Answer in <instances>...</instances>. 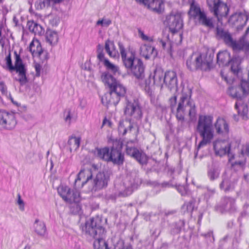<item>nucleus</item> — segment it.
<instances>
[{"label":"nucleus","mask_w":249,"mask_h":249,"mask_svg":"<svg viewBox=\"0 0 249 249\" xmlns=\"http://www.w3.org/2000/svg\"><path fill=\"white\" fill-rule=\"evenodd\" d=\"M82 230L86 236L95 239L93 243L94 249H110L107 242L104 239L106 231L100 218L92 217L87 220L85 225L82 226Z\"/></svg>","instance_id":"nucleus-1"},{"label":"nucleus","mask_w":249,"mask_h":249,"mask_svg":"<svg viewBox=\"0 0 249 249\" xmlns=\"http://www.w3.org/2000/svg\"><path fill=\"white\" fill-rule=\"evenodd\" d=\"M182 89L176 109V117L178 121V129L182 128L184 123V115L185 108L187 107H190L189 115L191 118L194 117L196 114L195 105L193 100L191 99L192 95V89L188 86H185L181 84Z\"/></svg>","instance_id":"nucleus-2"},{"label":"nucleus","mask_w":249,"mask_h":249,"mask_svg":"<svg viewBox=\"0 0 249 249\" xmlns=\"http://www.w3.org/2000/svg\"><path fill=\"white\" fill-rule=\"evenodd\" d=\"M124 114L126 118L124 120H121L118 126L119 131L122 132L123 135H125L128 131H131L133 127V123L131 122L132 119L128 117H132L136 120H139L142 118V113L138 100L134 99L132 101H127Z\"/></svg>","instance_id":"nucleus-3"},{"label":"nucleus","mask_w":249,"mask_h":249,"mask_svg":"<svg viewBox=\"0 0 249 249\" xmlns=\"http://www.w3.org/2000/svg\"><path fill=\"white\" fill-rule=\"evenodd\" d=\"M119 48L122 61L125 67L130 70L132 74L138 79H142L144 76L145 67L142 60L137 58L134 53L131 52L127 55L125 48L121 42L118 43Z\"/></svg>","instance_id":"nucleus-4"},{"label":"nucleus","mask_w":249,"mask_h":249,"mask_svg":"<svg viewBox=\"0 0 249 249\" xmlns=\"http://www.w3.org/2000/svg\"><path fill=\"white\" fill-rule=\"evenodd\" d=\"M213 117L211 115H200L199 117L196 131L202 138L197 146V149L211 142L213 138Z\"/></svg>","instance_id":"nucleus-5"},{"label":"nucleus","mask_w":249,"mask_h":249,"mask_svg":"<svg viewBox=\"0 0 249 249\" xmlns=\"http://www.w3.org/2000/svg\"><path fill=\"white\" fill-rule=\"evenodd\" d=\"M227 93L232 98L236 99L238 101L235 104V109L237 110L238 114L241 115L243 119H247L248 118V106L242 101V99L245 96L241 91V88L238 86L230 87L227 90Z\"/></svg>","instance_id":"nucleus-6"},{"label":"nucleus","mask_w":249,"mask_h":249,"mask_svg":"<svg viewBox=\"0 0 249 249\" xmlns=\"http://www.w3.org/2000/svg\"><path fill=\"white\" fill-rule=\"evenodd\" d=\"M189 15L195 19H197L199 24L210 29L214 27L212 18H208L205 12L202 11L199 6L193 2L190 7Z\"/></svg>","instance_id":"nucleus-7"},{"label":"nucleus","mask_w":249,"mask_h":249,"mask_svg":"<svg viewBox=\"0 0 249 249\" xmlns=\"http://www.w3.org/2000/svg\"><path fill=\"white\" fill-rule=\"evenodd\" d=\"M123 143L120 140L113 142V145L110 149L109 162L114 164L122 165L124 161V154L122 153Z\"/></svg>","instance_id":"nucleus-8"},{"label":"nucleus","mask_w":249,"mask_h":249,"mask_svg":"<svg viewBox=\"0 0 249 249\" xmlns=\"http://www.w3.org/2000/svg\"><path fill=\"white\" fill-rule=\"evenodd\" d=\"M16 116L14 112L0 110V130L14 129L17 124Z\"/></svg>","instance_id":"nucleus-9"},{"label":"nucleus","mask_w":249,"mask_h":249,"mask_svg":"<svg viewBox=\"0 0 249 249\" xmlns=\"http://www.w3.org/2000/svg\"><path fill=\"white\" fill-rule=\"evenodd\" d=\"M215 210L221 213H233L236 211L235 199L230 196L222 197L219 204L215 206Z\"/></svg>","instance_id":"nucleus-10"},{"label":"nucleus","mask_w":249,"mask_h":249,"mask_svg":"<svg viewBox=\"0 0 249 249\" xmlns=\"http://www.w3.org/2000/svg\"><path fill=\"white\" fill-rule=\"evenodd\" d=\"M14 55L15 58V65L14 66V71L18 73V78L17 80L19 82L21 86H23L28 82L26 76V70L20 54H18L17 51H15Z\"/></svg>","instance_id":"nucleus-11"},{"label":"nucleus","mask_w":249,"mask_h":249,"mask_svg":"<svg viewBox=\"0 0 249 249\" xmlns=\"http://www.w3.org/2000/svg\"><path fill=\"white\" fill-rule=\"evenodd\" d=\"M110 177V173L108 171L98 172L93 180L92 191L96 192L107 188Z\"/></svg>","instance_id":"nucleus-12"},{"label":"nucleus","mask_w":249,"mask_h":249,"mask_svg":"<svg viewBox=\"0 0 249 249\" xmlns=\"http://www.w3.org/2000/svg\"><path fill=\"white\" fill-rule=\"evenodd\" d=\"M164 24L169 27L170 31L173 33L178 32L183 27L182 19L179 14H171L167 16Z\"/></svg>","instance_id":"nucleus-13"},{"label":"nucleus","mask_w":249,"mask_h":249,"mask_svg":"<svg viewBox=\"0 0 249 249\" xmlns=\"http://www.w3.org/2000/svg\"><path fill=\"white\" fill-rule=\"evenodd\" d=\"M238 179L235 173L228 176L225 172L222 176V181L219 184V188L225 193L233 191L235 188Z\"/></svg>","instance_id":"nucleus-14"},{"label":"nucleus","mask_w":249,"mask_h":249,"mask_svg":"<svg viewBox=\"0 0 249 249\" xmlns=\"http://www.w3.org/2000/svg\"><path fill=\"white\" fill-rule=\"evenodd\" d=\"M110 98L109 102L110 104L116 105L118 104L122 97H124L126 93L125 87L117 82L112 88L108 90Z\"/></svg>","instance_id":"nucleus-15"},{"label":"nucleus","mask_w":249,"mask_h":249,"mask_svg":"<svg viewBox=\"0 0 249 249\" xmlns=\"http://www.w3.org/2000/svg\"><path fill=\"white\" fill-rule=\"evenodd\" d=\"M125 150L127 155L136 160L140 164L146 165L147 163L148 157L142 150H139L135 147L127 146Z\"/></svg>","instance_id":"nucleus-16"},{"label":"nucleus","mask_w":249,"mask_h":249,"mask_svg":"<svg viewBox=\"0 0 249 249\" xmlns=\"http://www.w3.org/2000/svg\"><path fill=\"white\" fill-rule=\"evenodd\" d=\"M213 146L215 155L221 157L231 151V144L225 140H216L213 142Z\"/></svg>","instance_id":"nucleus-17"},{"label":"nucleus","mask_w":249,"mask_h":249,"mask_svg":"<svg viewBox=\"0 0 249 249\" xmlns=\"http://www.w3.org/2000/svg\"><path fill=\"white\" fill-rule=\"evenodd\" d=\"M29 51L33 57H39L42 61L49 58L47 52L43 50L40 43L37 40L31 42L29 46Z\"/></svg>","instance_id":"nucleus-18"},{"label":"nucleus","mask_w":249,"mask_h":249,"mask_svg":"<svg viewBox=\"0 0 249 249\" xmlns=\"http://www.w3.org/2000/svg\"><path fill=\"white\" fill-rule=\"evenodd\" d=\"M163 83L170 91L172 90L177 91L178 88L176 73L172 71H167L164 73Z\"/></svg>","instance_id":"nucleus-19"},{"label":"nucleus","mask_w":249,"mask_h":249,"mask_svg":"<svg viewBox=\"0 0 249 249\" xmlns=\"http://www.w3.org/2000/svg\"><path fill=\"white\" fill-rule=\"evenodd\" d=\"M186 66L187 68L191 71H194L197 70L202 71L203 63L201 55H196L193 53L186 60Z\"/></svg>","instance_id":"nucleus-20"},{"label":"nucleus","mask_w":249,"mask_h":249,"mask_svg":"<svg viewBox=\"0 0 249 249\" xmlns=\"http://www.w3.org/2000/svg\"><path fill=\"white\" fill-rule=\"evenodd\" d=\"M214 127L218 134L226 136L229 133V125L224 118L218 117L214 123Z\"/></svg>","instance_id":"nucleus-21"},{"label":"nucleus","mask_w":249,"mask_h":249,"mask_svg":"<svg viewBox=\"0 0 249 249\" xmlns=\"http://www.w3.org/2000/svg\"><path fill=\"white\" fill-rule=\"evenodd\" d=\"M231 54L227 51H220L217 54V63L220 66H227L231 61Z\"/></svg>","instance_id":"nucleus-22"},{"label":"nucleus","mask_w":249,"mask_h":249,"mask_svg":"<svg viewBox=\"0 0 249 249\" xmlns=\"http://www.w3.org/2000/svg\"><path fill=\"white\" fill-rule=\"evenodd\" d=\"M93 154L98 158L107 161L109 162V154L110 149L108 147L104 148L96 147L92 150Z\"/></svg>","instance_id":"nucleus-23"},{"label":"nucleus","mask_w":249,"mask_h":249,"mask_svg":"<svg viewBox=\"0 0 249 249\" xmlns=\"http://www.w3.org/2000/svg\"><path fill=\"white\" fill-rule=\"evenodd\" d=\"M164 73L162 69L160 67L156 68L154 71L152 76L153 84L162 87Z\"/></svg>","instance_id":"nucleus-24"},{"label":"nucleus","mask_w":249,"mask_h":249,"mask_svg":"<svg viewBox=\"0 0 249 249\" xmlns=\"http://www.w3.org/2000/svg\"><path fill=\"white\" fill-rule=\"evenodd\" d=\"M101 78L105 85L108 88V90L118 82L108 71L102 73Z\"/></svg>","instance_id":"nucleus-25"},{"label":"nucleus","mask_w":249,"mask_h":249,"mask_svg":"<svg viewBox=\"0 0 249 249\" xmlns=\"http://www.w3.org/2000/svg\"><path fill=\"white\" fill-rule=\"evenodd\" d=\"M216 37L218 39H222L227 45L231 41L232 36L228 31H225L222 28L218 27L216 29Z\"/></svg>","instance_id":"nucleus-26"},{"label":"nucleus","mask_w":249,"mask_h":249,"mask_svg":"<svg viewBox=\"0 0 249 249\" xmlns=\"http://www.w3.org/2000/svg\"><path fill=\"white\" fill-rule=\"evenodd\" d=\"M27 25L29 31L35 35L42 36L44 33V30L42 27L33 20L28 21Z\"/></svg>","instance_id":"nucleus-27"},{"label":"nucleus","mask_w":249,"mask_h":249,"mask_svg":"<svg viewBox=\"0 0 249 249\" xmlns=\"http://www.w3.org/2000/svg\"><path fill=\"white\" fill-rule=\"evenodd\" d=\"M35 231L39 236H44L46 232V227L44 222L36 219L34 224Z\"/></svg>","instance_id":"nucleus-28"},{"label":"nucleus","mask_w":249,"mask_h":249,"mask_svg":"<svg viewBox=\"0 0 249 249\" xmlns=\"http://www.w3.org/2000/svg\"><path fill=\"white\" fill-rule=\"evenodd\" d=\"M155 51V49L154 47L150 45H144L141 47L140 54L142 56L148 60L151 58Z\"/></svg>","instance_id":"nucleus-29"},{"label":"nucleus","mask_w":249,"mask_h":249,"mask_svg":"<svg viewBox=\"0 0 249 249\" xmlns=\"http://www.w3.org/2000/svg\"><path fill=\"white\" fill-rule=\"evenodd\" d=\"M46 39L47 42L52 45L56 44L58 40L57 33L54 31L48 29L46 32Z\"/></svg>","instance_id":"nucleus-30"},{"label":"nucleus","mask_w":249,"mask_h":249,"mask_svg":"<svg viewBox=\"0 0 249 249\" xmlns=\"http://www.w3.org/2000/svg\"><path fill=\"white\" fill-rule=\"evenodd\" d=\"M162 5L163 2L161 0H152L148 5V8L155 13L160 14L162 12Z\"/></svg>","instance_id":"nucleus-31"},{"label":"nucleus","mask_w":249,"mask_h":249,"mask_svg":"<svg viewBox=\"0 0 249 249\" xmlns=\"http://www.w3.org/2000/svg\"><path fill=\"white\" fill-rule=\"evenodd\" d=\"M227 45L231 47L234 51H240L243 50L245 48H247V46H249V43L248 42H240L238 43L236 41L233 40L232 38L231 39V41H230Z\"/></svg>","instance_id":"nucleus-32"},{"label":"nucleus","mask_w":249,"mask_h":249,"mask_svg":"<svg viewBox=\"0 0 249 249\" xmlns=\"http://www.w3.org/2000/svg\"><path fill=\"white\" fill-rule=\"evenodd\" d=\"M81 141L80 137H76L74 136H71L69 137L68 144L69 145L70 150L71 151L72 150H76L79 147Z\"/></svg>","instance_id":"nucleus-33"},{"label":"nucleus","mask_w":249,"mask_h":249,"mask_svg":"<svg viewBox=\"0 0 249 249\" xmlns=\"http://www.w3.org/2000/svg\"><path fill=\"white\" fill-rule=\"evenodd\" d=\"M207 3L211 12H213L214 15H218V8L221 3L220 0H207Z\"/></svg>","instance_id":"nucleus-34"},{"label":"nucleus","mask_w":249,"mask_h":249,"mask_svg":"<svg viewBox=\"0 0 249 249\" xmlns=\"http://www.w3.org/2000/svg\"><path fill=\"white\" fill-rule=\"evenodd\" d=\"M185 221L183 220H179L172 225L171 230V233L173 235L178 234L181 231L182 229L184 227Z\"/></svg>","instance_id":"nucleus-35"},{"label":"nucleus","mask_w":249,"mask_h":249,"mask_svg":"<svg viewBox=\"0 0 249 249\" xmlns=\"http://www.w3.org/2000/svg\"><path fill=\"white\" fill-rule=\"evenodd\" d=\"M213 53H210L209 54L207 53L205 58L202 60L203 63L202 71H207L211 69L213 61Z\"/></svg>","instance_id":"nucleus-36"},{"label":"nucleus","mask_w":249,"mask_h":249,"mask_svg":"<svg viewBox=\"0 0 249 249\" xmlns=\"http://www.w3.org/2000/svg\"><path fill=\"white\" fill-rule=\"evenodd\" d=\"M196 203V200L194 199H192L188 202H186L181 207L182 212L185 213H191L195 208V205Z\"/></svg>","instance_id":"nucleus-37"},{"label":"nucleus","mask_w":249,"mask_h":249,"mask_svg":"<svg viewBox=\"0 0 249 249\" xmlns=\"http://www.w3.org/2000/svg\"><path fill=\"white\" fill-rule=\"evenodd\" d=\"M231 70L234 74H238L240 71V59L237 56H234L231 59Z\"/></svg>","instance_id":"nucleus-38"},{"label":"nucleus","mask_w":249,"mask_h":249,"mask_svg":"<svg viewBox=\"0 0 249 249\" xmlns=\"http://www.w3.org/2000/svg\"><path fill=\"white\" fill-rule=\"evenodd\" d=\"M220 175V170L214 167L209 168L207 171V176L209 179L213 181L217 179Z\"/></svg>","instance_id":"nucleus-39"},{"label":"nucleus","mask_w":249,"mask_h":249,"mask_svg":"<svg viewBox=\"0 0 249 249\" xmlns=\"http://www.w3.org/2000/svg\"><path fill=\"white\" fill-rule=\"evenodd\" d=\"M103 64L108 71L111 72L113 74H115L119 71V67L111 63L108 59L105 60Z\"/></svg>","instance_id":"nucleus-40"},{"label":"nucleus","mask_w":249,"mask_h":249,"mask_svg":"<svg viewBox=\"0 0 249 249\" xmlns=\"http://www.w3.org/2000/svg\"><path fill=\"white\" fill-rule=\"evenodd\" d=\"M231 168L235 171H237L243 169L245 162L243 160H238L231 162Z\"/></svg>","instance_id":"nucleus-41"},{"label":"nucleus","mask_w":249,"mask_h":249,"mask_svg":"<svg viewBox=\"0 0 249 249\" xmlns=\"http://www.w3.org/2000/svg\"><path fill=\"white\" fill-rule=\"evenodd\" d=\"M110 46L114 47V44L113 41H110L109 39H107L106 41L105 42V49L107 53L108 54V55L110 57H115V54L113 53V51H111L110 50Z\"/></svg>","instance_id":"nucleus-42"},{"label":"nucleus","mask_w":249,"mask_h":249,"mask_svg":"<svg viewBox=\"0 0 249 249\" xmlns=\"http://www.w3.org/2000/svg\"><path fill=\"white\" fill-rule=\"evenodd\" d=\"M116 248L117 249H133L130 243L125 244L124 241L120 239L117 243Z\"/></svg>","instance_id":"nucleus-43"},{"label":"nucleus","mask_w":249,"mask_h":249,"mask_svg":"<svg viewBox=\"0 0 249 249\" xmlns=\"http://www.w3.org/2000/svg\"><path fill=\"white\" fill-rule=\"evenodd\" d=\"M70 188L68 186H60L58 188V193L64 200L69 192Z\"/></svg>","instance_id":"nucleus-44"},{"label":"nucleus","mask_w":249,"mask_h":249,"mask_svg":"<svg viewBox=\"0 0 249 249\" xmlns=\"http://www.w3.org/2000/svg\"><path fill=\"white\" fill-rule=\"evenodd\" d=\"M76 198V193H74L70 188L69 192L68 193V195H67L66 197H65L64 200L69 203H72L73 202L75 201Z\"/></svg>","instance_id":"nucleus-45"},{"label":"nucleus","mask_w":249,"mask_h":249,"mask_svg":"<svg viewBox=\"0 0 249 249\" xmlns=\"http://www.w3.org/2000/svg\"><path fill=\"white\" fill-rule=\"evenodd\" d=\"M97 52L98 53V54H97L98 59L99 60L100 62H103L104 64V60L106 59H107L105 58V55L103 53V47L100 44H99L97 46Z\"/></svg>","instance_id":"nucleus-46"},{"label":"nucleus","mask_w":249,"mask_h":249,"mask_svg":"<svg viewBox=\"0 0 249 249\" xmlns=\"http://www.w3.org/2000/svg\"><path fill=\"white\" fill-rule=\"evenodd\" d=\"M177 191L181 194V196L188 195L189 193L188 185H176Z\"/></svg>","instance_id":"nucleus-47"},{"label":"nucleus","mask_w":249,"mask_h":249,"mask_svg":"<svg viewBox=\"0 0 249 249\" xmlns=\"http://www.w3.org/2000/svg\"><path fill=\"white\" fill-rule=\"evenodd\" d=\"M49 0H39L38 1H36L35 3V6L36 9L40 10L42 9L43 8L46 7H49L50 6V3H49Z\"/></svg>","instance_id":"nucleus-48"},{"label":"nucleus","mask_w":249,"mask_h":249,"mask_svg":"<svg viewBox=\"0 0 249 249\" xmlns=\"http://www.w3.org/2000/svg\"><path fill=\"white\" fill-rule=\"evenodd\" d=\"M5 60L8 69L11 71H14V67L12 64L11 55L10 52L8 55L6 57Z\"/></svg>","instance_id":"nucleus-49"},{"label":"nucleus","mask_w":249,"mask_h":249,"mask_svg":"<svg viewBox=\"0 0 249 249\" xmlns=\"http://www.w3.org/2000/svg\"><path fill=\"white\" fill-rule=\"evenodd\" d=\"M0 91L2 95L8 97L9 94H8L7 87L3 81H0Z\"/></svg>","instance_id":"nucleus-50"},{"label":"nucleus","mask_w":249,"mask_h":249,"mask_svg":"<svg viewBox=\"0 0 249 249\" xmlns=\"http://www.w3.org/2000/svg\"><path fill=\"white\" fill-rule=\"evenodd\" d=\"M169 101L171 110L173 111L175 109L177 105V95H174V96L170 97Z\"/></svg>","instance_id":"nucleus-51"},{"label":"nucleus","mask_w":249,"mask_h":249,"mask_svg":"<svg viewBox=\"0 0 249 249\" xmlns=\"http://www.w3.org/2000/svg\"><path fill=\"white\" fill-rule=\"evenodd\" d=\"M241 153L243 156H248L249 154V142L242 146Z\"/></svg>","instance_id":"nucleus-52"},{"label":"nucleus","mask_w":249,"mask_h":249,"mask_svg":"<svg viewBox=\"0 0 249 249\" xmlns=\"http://www.w3.org/2000/svg\"><path fill=\"white\" fill-rule=\"evenodd\" d=\"M66 114V116L64 117V120L65 122H68L69 124L71 123V111L70 109H67L64 111V115Z\"/></svg>","instance_id":"nucleus-53"},{"label":"nucleus","mask_w":249,"mask_h":249,"mask_svg":"<svg viewBox=\"0 0 249 249\" xmlns=\"http://www.w3.org/2000/svg\"><path fill=\"white\" fill-rule=\"evenodd\" d=\"M202 235L204 236L206 238H211L212 237V239H210V241L211 242H213L214 240V236L213 235V232L212 231H210L206 233H202Z\"/></svg>","instance_id":"nucleus-54"},{"label":"nucleus","mask_w":249,"mask_h":249,"mask_svg":"<svg viewBox=\"0 0 249 249\" xmlns=\"http://www.w3.org/2000/svg\"><path fill=\"white\" fill-rule=\"evenodd\" d=\"M71 209L73 213H76L79 212L81 209V208L78 204L74 203L71 206Z\"/></svg>","instance_id":"nucleus-55"},{"label":"nucleus","mask_w":249,"mask_h":249,"mask_svg":"<svg viewBox=\"0 0 249 249\" xmlns=\"http://www.w3.org/2000/svg\"><path fill=\"white\" fill-rule=\"evenodd\" d=\"M35 68L36 70V76L39 77L40 75V71L41 69V65L38 63H36L35 65Z\"/></svg>","instance_id":"nucleus-56"},{"label":"nucleus","mask_w":249,"mask_h":249,"mask_svg":"<svg viewBox=\"0 0 249 249\" xmlns=\"http://www.w3.org/2000/svg\"><path fill=\"white\" fill-rule=\"evenodd\" d=\"M18 203L19 205V209L21 211L24 210V204L23 200L21 198V196L19 194L18 195Z\"/></svg>","instance_id":"nucleus-57"},{"label":"nucleus","mask_w":249,"mask_h":249,"mask_svg":"<svg viewBox=\"0 0 249 249\" xmlns=\"http://www.w3.org/2000/svg\"><path fill=\"white\" fill-rule=\"evenodd\" d=\"M138 33H139V34L140 35V36H141V37L143 40H150V38L144 35V34L143 33V32L141 31V30H138Z\"/></svg>","instance_id":"nucleus-58"},{"label":"nucleus","mask_w":249,"mask_h":249,"mask_svg":"<svg viewBox=\"0 0 249 249\" xmlns=\"http://www.w3.org/2000/svg\"><path fill=\"white\" fill-rule=\"evenodd\" d=\"M111 23L112 21L110 19H104L103 26L107 27L111 24Z\"/></svg>","instance_id":"nucleus-59"},{"label":"nucleus","mask_w":249,"mask_h":249,"mask_svg":"<svg viewBox=\"0 0 249 249\" xmlns=\"http://www.w3.org/2000/svg\"><path fill=\"white\" fill-rule=\"evenodd\" d=\"M152 75H150L149 78L148 79H146L145 83V89L149 90L150 89V85L151 84V78Z\"/></svg>","instance_id":"nucleus-60"},{"label":"nucleus","mask_w":249,"mask_h":249,"mask_svg":"<svg viewBox=\"0 0 249 249\" xmlns=\"http://www.w3.org/2000/svg\"><path fill=\"white\" fill-rule=\"evenodd\" d=\"M206 189H207V194L209 196L213 195L215 193V190L214 189H211V188H209L208 187H207L206 188Z\"/></svg>","instance_id":"nucleus-61"},{"label":"nucleus","mask_w":249,"mask_h":249,"mask_svg":"<svg viewBox=\"0 0 249 249\" xmlns=\"http://www.w3.org/2000/svg\"><path fill=\"white\" fill-rule=\"evenodd\" d=\"M227 155H228L229 157V162L231 163V162H233L232 160L234 159V155L231 153L230 152L229 153H227Z\"/></svg>","instance_id":"nucleus-62"},{"label":"nucleus","mask_w":249,"mask_h":249,"mask_svg":"<svg viewBox=\"0 0 249 249\" xmlns=\"http://www.w3.org/2000/svg\"><path fill=\"white\" fill-rule=\"evenodd\" d=\"M137 2H139L140 3H142L144 5L146 6L148 8V5L149 3H150V1L149 0H136Z\"/></svg>","instance_id":"nucleus-63"},{"label":"nucleus","mask_w":249,"mask_h":249,"mask_svg":"<svg viewBox=\"0 0 249 249\" xmlns=\"http://www.w3.org/2000/svg\"><path fill=\"white\" fill-rule=\"evenodd\" d=\"M248 215V212L246 210H244L241 213L240 216L238 217V220H240L242 218L246 217Z\"/></svg>","instance_id":"nucleus-64"}]
</instances>
